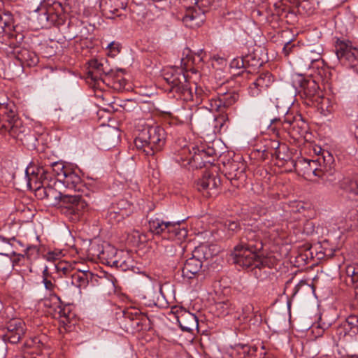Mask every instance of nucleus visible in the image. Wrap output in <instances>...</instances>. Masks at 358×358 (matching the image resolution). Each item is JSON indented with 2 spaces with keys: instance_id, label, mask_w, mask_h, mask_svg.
Masks as SVG:
<instances>
[{
  "instance_id": "obj_1",
  "label": "nucleus",
  "mask_w": 358,
  "mask_h": 358,
  "mask_svg": "<svg viewBox=\"0 0 358 358\" xmlns=\"http://www.w3.org/2000/svg\"><path fill=\"white\" fill-rule=\"evenodd\" d=\"M262 248L263 243L259 234L248 229L241 237V243L234 248L231 255L233 262L243 268L255 270V274L257 275V269L261 271L267 264V259L257 255Z\"/></svg>"
},
{
  "instance_id": "obj_2",
  "label": "nucleus",
  "mask_w": 358,
  "mask_h": 358,
  "mask_svg": "<svg viewBox=\"0 0 358 358\" xmlns=\"http://www.w3.org/2000/svg\"><path fill=\"white\" fill-rule=\"evenodd\" d=\"M46 191V199L49 200L53 206L59 205L63 213L70 216L73 220H78L88 206V201L84 199L83 196L63 194L50 183L48 184Z\"/></svg>"
},
{
  "instance_id": "obj_3",
  "label": "nucleus",
  "mask_w": 358,
  "mask_h": 358,
  "mask_svg": "<svg viewBox=\"0 0 358 358\" xmlns=\"http://www.w3.org/2000/svg\"><path fill=\"white\" fill-rule=\"evenodd\" d=\"M165 141L166 132L164 128L159 125H145L135 138L134 145L145 156L154 157L162 150Z\"/></svg>"
},
{
  "instance_id": "obj_4",
  "label": "nucleus",
  "mask_w": 358,
  "mask_h": 358,
  "mask_svg": "<svg viewBox=\"0 0 358 358\" xmlns=\"http://www.w3.org/2000/svg\"><path fill=\"white\" fill-rule=\"evenodd\" d=\"M23 39L24 35L18 34L15 36V40L10 36L8 37L6 41L3 43V45L0 46V50L8 57H14L20 62L17 73H22L24 66H35L39 62V57L35 52L20 47Z\"/></svg>"
},
{
  "instance_id": "obj_5",
  "label": "nucleus",
  "mask_w": 358,
  "mask_h": 358,
  "mask_svg": "<svg viewBox=\"0 0 358 358\" xmlns=\"http://www.w3.org/2000/svg\"><path fill=\"white\" fill-rule=\"evenodd\" d=\"M166 83L169 85V92L176 93L173 95L177 99L185 101L193 99L192 87L187 81V77L183 69L178 68H171L166 70L163 75Z\"/></svg>"
},
{
  "instance_id": "obj_6",
  "label": "nucleus",
  "mask_w": 358,
  "mask_h": 358,
  "mask_svg": "<svg viewBox=\"0 0 358 358\" xmlns=\"http://www.w3.org/2000/svg\"><path fill=\"white\" fill-rule=\"evenodd\" d=\"M294 83L301 97L305 99L306 104L312 106L317 103L320 105L322 110L325 107L327 109L328 107L326 105L329 103V99L320 94L319 85L313 78L299 76Z\"/></svg>"
},
{
  "instance_id": "obj_7",
  "label": "nucleus",
  "mask_w": 358,
  "mask_h": 358,
  "mask_svg": "<svg viewBox=\"0 0 358 358\" xmlns=\"http://www.w3.org/2000/svg\"><path fill=\"white\" fill-rule=\"evenodd\" d=\"M213 150L207 152L203 149L199 150L197 147L183 148L180 154L177 157L176 161L181 166L192 169H201L206 166V163H210L208 159L213 155Z\"/></svg>"
},
{
  "instance_id": "obj_8",
  "label": "nucleus",
  "mask_w": 358,
  "mask_h": 358,
  "mask_svg": "<svg viewBox=\"0 0 358 358\" xmlns=\"http://www.w3.org/2000/svg\"><path fill=\"white\" fill-rule=\"evenodd\" d=\"M210 250L206 246L196 248L193 252V256L185 261L181 268L183 278L191 280L196 278L201 272L203 259H208Z\"/></svg>"
},
{
  "instance_id": "obj_9",
  "label": "nucleus",
  "mask_w": 358,
  "mask_h": 358,
  "mask_svg": "<svg viewBox=\"0 0 358 358\" xmlns=\"http://www.w3.org/2000/svg\"><path fill=\"white\" fill-rule=\"evenodd\" d=\"M335 52L343 65L354 67L358 64V49L351 42L338 40L335 45Z\"/></svg>"
},
{
  "instance_id": "obj_10",
  "label": "nucleus",
  "mask_w": 358,
  "mask_h": 358,
  "mask_svg": "<svg viewBox=\"0 0 358 358\" xmlns=\"http://www.w3.org/2000/svg\"><path fill=\"white\" fill-rule=\"evenodd\" d=\"M274 123L280 124L282 129L287 131L293 138H298L306 131V122L301 120V116L296 117L292 115H287L284 117L282 121L276 118L273 119L269 127L273 131L275 129V127H272Z\"/></svg>"
},
{
  "instance_id": "obj_11",
  "label": "nucleus",
  "mask_w": 358,
  "mask_h": 358,
  "mask_svg": "<svg viewBox=\"0 0 358 358\" xmlns=\"http://www.w3.org/2000/svg\"><path fill=\"white\" fill-rule=\"evenodd\" d=\"M195 6L189 7L184 17L182 22L186 27L194 29L200 27L205 21L206 10L203 7L206 6L207 1L206 0H194Z\"/></svg>"
},
{
  "instance_id": "obj_12",
  "label": "nucleus",
  "mask_w": 358,
  "mask_h": 358,
  "mask_svg": "<svg viewBox=\"0 0 358 358\" xmlns=\"http://www.w3.org/2000/svg\"><path fill=\"white\" fill-rule=\"evenodd\" d=\"M220 184V178L217 175L206 171L202 178L196 181L195 187L204 196L213 197L218 194V187Z\"/></svg>"
},
{
  "instance_id": "obj_13",
  "label": "nucleus",
  "mask_w": 358,
  "mask_h": 358,
  "mask_svg": "<svg viewBox=\"0 0 358 358\" xmlns=\"http://www.w3.org/2000/svg\"><path fill=\"white\" fill-rule=\"evenodd\" d=\"M27 331L25 323L20 319L10 320L6 324V331L1 337L4 342L16 344L23 338Z\"/></svg>"
},
{
  "instance_id": "obj_14",
  "label": "nucleus",
  "mask_w": 358,
  "mask_h": 358,
  "mask_svg": "<svg viewBox=\"0 0 358 358\" xmlns=\"http://www.w3.org/2000/svg\"><path fill=\"white\" fill-rule=\"evenodd\" d=\"M239 99V94L234 90L212 96L209 110L224 112L227 108L234 105Z\"/></svg>"
},
{
  "instance_id": "obj_15",
  "label": "nucleus",
  "mask_w": 358,
  "mask_h": 358,
  "mask_svg": "<svg viewBox=\"0 0 358 358\" xmlns=\"http://www.w3.org/2000/svg\"><path fill=\"white\" fill-rule=\"evenodd\" d=\"M295 171L301 173L306 178H310L311 176L318 177L322 169L318 160H312L301 158L296 162L292 161Z\"/></svg>"
},
{
  "instance_id": "obj_16",
  "label": "nucleus",
  "mask_w": 358,
  "mask_h": 358,
  "mask_svg": "<svg viewBox=\"0 0 358 358\" xmlns=\"http://www.w3.org/2000/svg\"><path fill=\"white\" fill-rule=\"evenodd\" d=\"M340 189L348 200L358 203V174L343 177V180L340 183Z\"/></svg>"
},
{
  "instance_id": "obj_17",
  "label": "nucleus",
  "mask_w": 358,
  "mask_h": 358,
  "mask_svg": "<svg viewBox=\"0 0 358 358\" xmlns=\"http://www.w3.org/2000/svg\"><path fill=\"white\" fill-rule=\"evenodd\" d=\"M274 81L273 75L265 71L259 74L248 87V92L252 96H257L263 91L268 88Z\"/></svg>"
},
{
  "instance_id": "obj_18",
  "label": "nucleus",
  "mask_w": 358,
  "mask_h": 358,
  "mask_svg": "<svg viewBox=\"0 0 358 358\" xmlns=\"http://www.w3.org/2000/svg\"><path fill=\"white\" fill-rule=\"evenodd\" d=\"M6 106L4 103H0V131L1 133L8 132V134L15 138H18L20 135V129L17 127V120L15 119V115L13 114L12 117L7 116L6 120L1 115V112L6 114Z\"/></svg>"
},
{
  "instance_id": "obj_19",
  "label": "nucleus",
  "mask_w": 358,
  "mask_h": 358,
  "mask_svg": "<svg viewBox=\"0 0 358 358\" xmlns=\"http://www.w3.org/2000/svg\"><path fill=\"white\" fill-rule=\"evenodd\" d=\"M97 248L98 252H93V256H96L104 264L113 266L116 262L118 252L114 247L110 245L103 246L99 244H93L91 245V250H95Z\"/></svg>"
},
{
  "instance_id": "obj_20",
  "label": "nucleus",
  "mask_w": 358,
  "mask_h": 358,
  "mask_svg": "<svg viewBox=\"0 0 358 358\" xmlns=\"http://www.w3.org/2000/svg\"><path fill=\"white\" fill-rule=\"evenodd\" d=\"M18 34L15 33L13 26V18L10 13H4L0 10V42L1 45L6 41L8 37L13 38Z\"/></svg>"
},
{
  "instance_id": "obj_21",
  "label": "nucleus",
  "mask_w": 358,
  "mask_h": 358,
  "mask_svg": "<svg viewBox=\"0 0 358 358\" xmlns=\"http://www.w3.org/2000/svg\"><path fill=\"white\" fill-rule=\"evenodd\" d=\"M53 298L57 301V305L55 308V317L59 320L60 325L65 329L68 330L71 326V320L74 317V313L71 310L69 306H63L60 298L54 294Z\"/></svg>"
},
{
  "instance_id": "obj_22",
  "label": "nucleus",
  "mask_w": 358,
  "mask_h": 358,
  "mask_svg": "<svg viewBox=\"0 0 358 358\" xmlns=\"http://www.w3.org/2000/svg\"><path fill=\"white\" fill-rule=\"evenodd\" d=\"M64 10V8L62 4L59 1H54L52 4L48 8L50 27L51 26L59 27L65 23L66 16Z\"/></svg>"
},
{
  "instance_id": "obj_23",
  "label": "nucleus",
  "mask_w": 358,
  "mask_h": 358,
  "mask_svg": "<svg viewBox=\"0 0 358 358\" xmlns=\"http://www.w3.org/2000/svg\"><path fill=\"white\" fill-rule=\"evenodd\" d=\"M322 48L316 45L309 48L300 57L301 65L305 68H310L315 62L324 63L322 59Z\"/></svg>"
},
{
  "instance_id": "obj_24",
  "label": "nucleus",
  "mask_w": 358,
  "mask_h": 358,
  "mask_svg": "<svg viewBox=\"0 0 358 358\" xmlns=\"http://www.w3.org/2000/svg\"><path fill=\"white\" fill-rule=\"evenodd\" d=\"M177 321L180 329L183 331L192 332L199 327L197 317L194 314L187 310L180 312V313L177 316Z\"/></svg>"
},
{
  "instance_id": "obj_25",
  "label": "nucleus",
  "mask_w": 358,
  "mask_h": 358,
  "mask_svg": "<svg viewBox=\"0 0 358 358\" xmlns=\"http://www.w3.org/2000/svg\"><path fill=\"white\" fill-rule=\"evenodd\" d=\"M96 275L91 271H74L71 274V284L78 288H85L90 282H92L96 280Z\"/></svg>"
},
{
  "instance_id": "obj_26",
  "label": "nucleus",
  "mask_w": 358,
  "mask_h": 358,
  "mask_svg": "<svg viewBox=\"0 0 358 358\" xmlns=\"http://www.w3.org/2000/svg\"><path fill=\"white\" fill-rule=\"evenodd\" d=\"M181 222H167V227L166 229V234L164 238L168 239H178L181 241L187 236V231L184 227H180Z\"/></svg>"
},
{
  "instance_id": "obj_27",
  "label": "nucleus",
  "mask_w": 358,
  "mask_h": 358,
  "mask_svg": "<svg viewBox=\"0 0 358 358\" xmlns=\"http://www.w3.org/2000/svg\"><path fill=\"white\" fill-rule=\"evenodd\" d=\"M113 266L122 271H134L135 262L128 252L120 250Z\"/></svg>"
},
{
  "instance_id": "obj_28",
  "label": "nucleus",
  "mask_w": 358,
  "mask_h": 358,
  "mask_svg": "<svg viewBox=\"0 0 358 358\" xmlns=\"http://www.w3.org/2000/svg\"><path fill=\"white\" fill-rule=\"evenodd\" d=\"M66 173L63 177L61 182L69 189H73L75 191L80 192L83 184L79 175L72 171L71 168L67 169Z\"/></svg>"
},
{
  "instance_id": "obj_29",
  "label": "nucleus",
  "mask_w": 358,
  "mask_h": 358,
  "mask_svg": "<svg viewBox=\"0 0 358 358\" xmlns=\"http://www.w3.org/2000/svg\"><path fill=\"white\" fill-rule=\"evenodd\" d=\"M343 176L341 173L336 171L334 169H321L320 176L318 178H320L326 184H329L330 185H336V184L338 185V188L340 189V183L341 181L343 180Z\"/></svg>"
},
{
  "instance_id": "obj_30",
  "label": "nucleus",
  "mask_w": 358,
  "mask_h": 358,
  "mask_svg": "<svg viewBox=\"0 0 358 358\" xmlns=\"http://www.w3.org/2000/svg\"><path fill=\"white\" fill-rule=\"evenodd\" d=\"M194 94H193L194 99L190 101H193L196 104H201L203 102L207 101L208 105L205 107L209 110L210 106V99L212 97L210 96V91L208 89H203L201 86H198L196 83H194Z\"/></svg>"
},
{
  "instance_id": "obj_31",
  "label": "nucleus",
  "mask_w": 358,
  "mask_h": 358,
  "mask_svg": "<svg viewBox=\"0 0 358 358\" xmlns=\"http://www.w3.org/2000/svg\"><path fill=\"white\" fill-rule=\"evenodd\" d=\"M203 52L201 50L196 55H193L191 50L189 48H185L183 50L182 55H186L185 58H182L181 59V65L184 69H187L190 67L189 63L191 64H198L199 62H202Z\"/></svg>"
},
{
  "instance_id": "obj_32",
  "label": "nucleus",
  "mask_w": 358,
  "mask_h": 358,
  "mask_svg": "<svg viewBox=\"0 0 358 358\" xmlns=\"http://www.w3.org/2000/svg\"><path fill=\"white\" fill-rule=\"evenodd\" d=\"M127 6V0H109L108 2L106 1L103 10L120 16L121 15V13H119L120 10H125Z\"/></svg>"
},
{
  "instance_id": "obj_33",
  "label": "nucleus",
  "mask_w": 358,
  "mask_h": 358,
  "mask_svg": "<svg viewBox=\"0 0 358 358\" xmlns=\"http://www.w3.org/2000/svg\"><path fill=\"white\" fill-rule=\"evenodd\" d=\"M167 222H165L158 217L150 218L148 224L150 230L155 235L166 234V229L167 227Z\"/></svg>"
},
{
  "instance_id": "obj_34",
  "label": "nucleus",
  "mask_w": 358,
  "mask_h": 358,
  "mask_svg": "<svg viewBox=\"0 0 358 358\" xmlns=\"http://www.w3.org/2000/svg\"><path fill=\"white\" fill-rule=\"evenodd\" d=\"M30 168H27L25 173L27 178V186L30 189H34L37 185H44L43 180L40 179V174L38 173V168L37 172L32 171L29 172Z\"/></svg>"
},
{
  "instance_id": "obj_35",
  "label": "nucleus",
  "mask_w": 358,
  "mask_h": 358,
  "mask_svg": "<svg viewBox=\"0 0 358 358\" xmlns=\"http://www.w3.org/2000/svg\"><path fill=\"white\" fill-rule=\"evenodd\" d=\"M246 69L248 70L255 71L263 64V61L255 53H250L244 56Z\"/></svg>"
},
{
  "instance_id": "obj_36",
  "label": "nucleus",
  "mask_w": 358,
  "mask_h": 358,
  "mask_svg": "<svg viewBox=\"0 0 358 358\" xmlns=\"http://www.w3.org/2000/svg\"><path fill=\"white\" fill-rule=\"evenodd\" d=\"M34 18L37 21V28H49L48 8H40L39 11L34 15Z\"/></svg>"
},
{
  "instance_id": "obj_37",
  "label": "nucleus",
  "mask_w": 358,
  "mask_h": 358,
  "mask_svg": "<svg viewBox=\"0 0 358 358\" xmlns=\"http://www.w3.org/2000/svg\"><path fill=\"white\" fill-rule=\"evenodd\" d=\"M50 169H51V171L54 175V177L55 179L59 182L62 181L63 177L66 173L67 169H69V167L66 166L62 162H55L49 165Z\"/></svg>"
},
{
  "instance_id": "obj_38",
  "label": "nucleus",
  "mask_w": 358,
  "mask_h": 358,
  "mask_svg": "<svg viewBox=\"0 0 358 358\" xmlns=\"http://www.w3.org/2000/svg\"><path fill=\"white\" fill-rule=\"evenodd\" d=\"M348 279L347 282H350L358 294V265H348L345 269Z\"/></svg>"
},
{
  "instance_id": "obj_39",
  "label": "nucleus",
  "mask_w": 358,
  "mask_h": 358,
  "mask_svg": "<svg viewBox=\"0 0 358 358\" xmlns=\"http://www.w3.org/2000/svg\"><path fill=\"white\" fill-rule=\"evenodd\" d=\"M15 243L22 245L21 242L14 237L8 239L0 236V255H8L7 252L10 251V248L15 245Z\"/></svg>"
},
{
  "instance_id": "obj_40",
  "label": "nucleus",
  "mask_w": 358,
  "mask_h": 358,
  "mask_svg": "<svg viewBox=\"0 0 358 358\" xmlns=\"http://www.w3.org/2000/svg\"><path fill=\"white\" fill-rule=\"evenodd\" d=\"M148 322H150V319L148 315L145 313H141V315L135 317V320L129 324V327L133 330L141 331L147 326Z\"/></svg>"
},
{
  "instance_id": "obj_41",
  "label": "nucleus",
  "mask_w": 358,
  "mask_h": 358,
  "mask_svg": "<svg viewBox=\"0 0 358 358\" xmlns=\"http://www.w3.org/2000/svg\"><path fill=\"white\" fill-rule=\"evenodd\" d=\"M245 169V166H242L240 170H238V171L232 174L231 176L227 178V179L231 181L232 185L238 187L240 185H242L243 182H245L246 179Z\"/></svg>"
},
{
  "instance_id": "obj_42",
  "label": "nucleus",
  "mask_w": 358,
  "mask_h": 358,
  "mask_svg": "<svg viewBox=\"0 0 358 358\" xmlns=\"http://www.w3.org/2000/svg\"><path fill=\"white\" fill-rule=\"evenodd\" d=\"M245 169V166H242L240 170H238V171L232 174L231 176L227 178V179L231 181L232 185L238 187L240 185H242L243 182H245L246 179Z\"/></svg>"
},
{
  "instance_id": "obj_43",
  "label": "nucleus",
  "mask_w": 358,
  "mask_h": 358,
  "mask_svg": "<svg viewBox=\"0 0 358 358\" xmlns=\"http://www.w3.org/2000/svg\"><path fill=\"white\" fill-rule=\"evenodd\" d=\"M230 67L235 69H243L238 75L243 76L244 73H251V70L246 69L244 56L238 57L231 60Z\"/></svg>"
},
{
  "instance_id": "obj_44",
  "label": "nucleus",
  "mask_w": 358,
  "mask_h": 358,
  "mask_svg": "<svg viewBox=\"0 0 358 358\" xmlns=\"http://www.w3.org/2000/svg\"><path fill=\"white\" fill-rule=\"evenodd\" d=\"M110 208L115 210H117L121 214L124 213V217H128L130 213L131 203L127 200L122 199L117 201L115 204H113Z\"/></svg>"
},
{
  "instance_id": "obj_45",
  "label": "nucleus",
  "mask_w": 358,
  "mask_h": 358,
  "mask_svg": "<svg viewBox=\"0 0 358 358\" xmlns=\"http://www.w3.org/2000/svg\"><path fill=\"white\" fill-rule=\"evenodd\" d=\"M38 173L40 174V179L43 180L44 185H47L53 181L54 175L49 166L38 168Z\"/></svg>"
},
{
  "instance_id": "obj_46",
  "label": "nucleus",
  "mask_w": 358,
  "mask_h": 358,
  "mask_svg": "<svg viewBox=\"0 0 358 358\" xmlns=\"http://www.w3.org/2000/svg\"><path fill=\"white\" fill-rule=\"evenodd\" d=\"M271 148L273 149V152H271V156L277 159L285 160V157L281 153V150H286L287 146L285 144L280 145L278 141H273L271 142Z\"/></svg>"
},
{
  "instance_id": "obj_47",
  "label": "nucleus",
  "mask_w": 358,
  "mask_h": 358,
  "mask_svg": "<svg viewBox=\"0 0 358 358\" xmlns=\"http://www.w3.org/2000/svg\"><path fill=\"white\" fill-rule=\"evenodd\" d=\"M124 213H120L117 210H115L112 208H110L106 213V218L112 224L115 223H118L122 220H124L126 217L124 216Z\"/></svg>"
},
{
  "instance_id": "obj_48",
  "label": "nucleus",
  "mask_w": 358,
  "mask_h": 358,
  "mask_svg": "<svg viewBox=\"0 0 358 358\" xmlns=\"http://www.w3.org/2000/svg\"><path fill=\"white\" fill-rule=\"evenodd\" d=\"M242 166H244V164L236 162H228L227 164H224V176L227 178L231 176L232 174H234L238 170H240Z\"/></svg>"
},
{
  "instance_id": "obj_49",
  "label": "nucleus",
  "mask_w": 358,
  "mask_h": 358,
  "mask_svg": "<svg viewBox=\"0 0 358 358\" xmlns=\"http://www.w3.org/2000/svg\"><path fill=\"white\" fill-rule=\"evenodd\" d=\"M345 326L350 329L354 335L358 332V315H349L344 322Z\"/></svg>"
},
{
  "instance_id": "obj_50",
  "label": "nucleus",
  "mask_w": 358,
  "mask_h": 358,
  "mask_svg": "<svg viewBox=\"0 0 358 358\" xmlns=\"http://www.w3.org/2000/svg\"><path fill=\"white\" fill-rule=\"evenodd\" d=\"M331 323L324 322L323 319L320 317L319 322L313 325V332H315L318 336H320L326 329H329Z\"/></svg>"
},
{
  "instance_id": "obj_51",
  "label": "nucleus",
  "mask_w": 358,
  "mask_h": 358,
  "mask_svg": "<svg viewBox=\"0 0 358 358\" xmlns=\"http://www.w3.org/2000/svg\"><path fill=\"white\" fill-rule=\"evenodd\" d=\"M258 311L255 312L254 306L252 303H248L242 308L241 317L244 320L249 319L252 315L256 317Z\"/></svg>"
},
{
  "instance_id": "obj_52",
  "label": "nucleus",
  "mask_w": 358,
  "mask_h": 358,
  "mask_svg": "<svg viewBox=\"0 0 358 358\" xmlns=\"http://www.w3.org/2000/svg\"><path fill=\"white\" fill-rule=\"evenodd\" d=\"M55 268L60 273V275H69L71 277V274H72L74 272V270L69 266L66 263L64 262H59L57 265H55Z\"/></svg>"
},
{
  "instance_id": "obj_53",
  "label": "nucleus",
  "mask_w": 358,
  "mask_h": 358,
  "mask_svg": "<svg viewBox=\"0 0 358 358\" xmlns=\"http://www.w3.org/2000/svg\"><path fill=\"white\" fill-rule=\"evenodd\" d=\"M39 253V248L36 245H29L26 248L24 255L27 259H36Z\"/></svg>"
},
{
  "instance_id": "obj_54",
  "label": "nucleus",
  "mask_w": 358,
  "mask_h": 358,
  "mask_svg": "<svg viewBox=\"0 0 358 358\" xmlns=\"http://www.w3.org/2000/svg\"><path fill=\"white\" fill-rule=\"evenodd\" d=\"M141 313L138 310L132 309L128 310L124 312V318L126 321H128L129 324L135 320V317H139L141 315Z\"/></svg>"
},
{
  "instance_id": "obj_55",
  "label": "nucleus",
  "mask_w": 358,
  "mask_h": 358,
  "mask_svg": "<svg viewBox=\"0 0 358 358\" xmlns=\"http://www.w3.org/2000/svg\"><path fill=\"white\" fill-rule=\"evenodd\" d=\"M42 282L44 284L45 289L49 291L50 293H52L51 295L53 298V295L55 294V289H57L55 280L52 281V278H44Z\"/></svg>"
},
{
  "instance_id": "obj_56",
  "label": "nucleus",
  "mask_w": 358,
  "mask_h": 358,
  "mask_svg": "<svg viewBox=\"0 0 358 358\" xmlns=\"http://www.w3.org/2000/svg\"><path fill=\"white\" fill-rule=\"evenodd\" d=\"M107 74H110L111 76H115V81L113 87L117 90H121L124 88L126 85V80L124 78H119L114 73L113 70H110V72L107 73Z\"/></svg>"
},
{
  "instance_id": "obj_57",
  "label": "nucleus",
  "mask_w": 358,
  "mask_h": 358,
  "mask_svg": "<svg viewBox=\"0 0 358 358\" xmlns=\"http://www.w3.org/2000/svg\"><path fill=\"white\" fill-rule=\"evenodd\" d=\"M48 185H37L34 187L36 196L40 199H46Z\"/></svg>"
},
{
  "instance_id": "obj_58",
  "label": "nucleus",
  "mask_w": 358,
  "mask_h": 358,
  "mask_svg": "<svg viewBox=\"0 0 358 358\" xmlns=\"http://www.w3.org/2000/svg\"><path fill=\"white\" fill-rule=\"evenodd\" d=\"M106 48L109 50L108 55L115 57L120 52L121 46L119 43L113 41L107 45Z\"/></svg>"
},
{
  "instance_id": "obj_59",
  "label": "nucleus",
  "mask_w": 358,
  "mask_h": 358,
  "mask_svg": "<svg viewBox=\"0 0 358 358\" xmlns=\"http://www.w3.org/2000/svg\"><path fill=\"white\" fill-rule=\"evenodd\" d=\"M242 350L244 354V358H252L257 352V348L245 345L242 346Z\"/></svg>"
},
{
  "instance_id": "obj_60",
  "label": "nucleus",
  "mask_w": 358,
  "mask_h": 358,
  "mask_svg": "<svg viewBox=\"0 0 358 358\" xmlns=\"http://www.w3.org/2000/svg\"><path fill=\"white\" fill-rule=\"evenodd\" d=\"M350 329L345 326V323L341 324L338 326L336 329V334L341 339V338L345 337L348 334H350Z\"/></svg>"
},
{
  "instance_id": "obj_61",
  "label": "nucleus",
  "mask_w": 358,
  "mask_h": 358,
  "mask_svg": "<svg viewBox=\"0 0 358 358\" xmlns=\"http://www.w3.org/2000/svg\"><path fill=\"white\" fill-rule=\"evenodd\" d=\"M224 225L228 230L231 231H237L240 229V224L236 221L227 220Z\"/></svg>"
},
{
  "instance_id": "obj_62",
  "label": "nucleus",
  "mask_w": 358,
  "mask_h": 358,
  "mask_svg": "<svg viewBox=\"0 0 358 358\" xmlns=\"http://www.w3.org/2000/svg\"><path fill=\"white\" fill-rule=\"evenodd\" d=\"M296 48L294 44H292L291 42H287L285 44L283 48V52L285 56H288L291 52H292Z\"/></svg>"
},
{
  "instance_id": "obj_63",
  "label": "nucleus",
  "mask_w": 358,
  "mask_h": 358,
  "mask_svg": "<svg viewBox=\"0 0 358 358\" xmlns=\"http://www.w3.org/2000/svg\"><path fill=\"white\" fill-rule=\"evenodd\" d=\"M90 66L92 69L101 71L103 67V64L99 62L96 59H93L90 62Z\"/></svg>"
},
{
  "instance_id": "obj_64",
  "label": "nucleus",
  "mask_w": 358,
  "mask_h": 358,
  "mask_svg": "<svg viewBox=\"0 0 358 358\" xmlns=\"http://www.w3.org/2000/svg\"><path fill=\"white\" fill-rule=\"evenodd\" d=\"M12 253L13 254L14 256L16 257L13 260V266L17 265L19 264V262L22 259H24V257H26L24 254H23V255H22V254H16L15 252H12Z\"/></svg>"
}]
</instances>
